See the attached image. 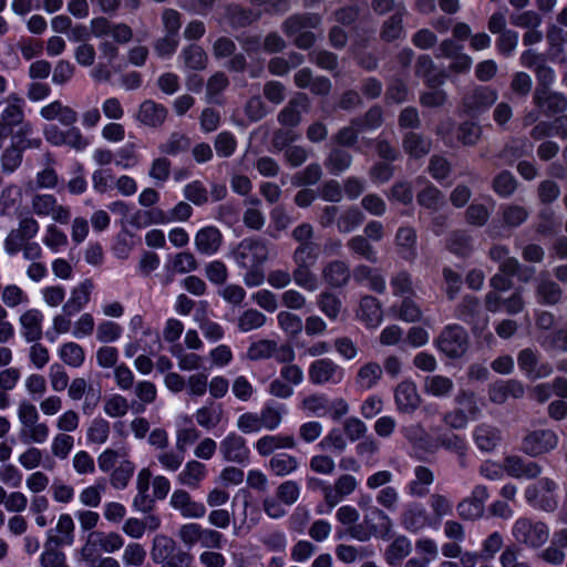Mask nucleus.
I'll return each mask as SVG.
<instances>
[{
	"instance_id": "f257e3e1",
	"label": "nucleus",
	"mask_w": 567,
	"mask_h": 567,
	"mask_svg": "<svg viewBox=\"0 0 567 567\" xmlns=\"http://www.w3.org/2000/svg\"><path fill=\"white\" fill-rule=\"evenodd\" d=\"M320 24L321 17L318 13H293L284 20L281 30L288 38L293 39L297 48L307 50L316 42V35L311 30Z\"/></svg>"
},
{
	"instance_id": "f03ea898",
	"label": "nucleus",
	"mask_w": 567,
	"mask_h": 567,
	"mask_svg": "<svg viewBox=\"0 0 567 567\" xmlns=\"http://www.w3.org/2000/svg\"><path fill=\"white\" fill-rule=\"evenodd\" d=\"M275 255L272 244L261 237L245 238L233 251L234 259L239 267L262 266Z\"/></svg>"
},
{
	"instance_id": "7ed1b4c3",
	"label": "nucleus",
	"mask_w": 567,
	"mask_h": 567,
	"mask_svg": "<svg viewBox=\"0 0 567 567\" xmlns=\"http://www.w3.org/2000/svg\"><path fill=\"white\" fill-rule=\"evenodd\" d=\"M291 237L298 244L292 252L293 264L316 265L320 256V245L315 241L313 226L302 223L292 229Z\"/></svg>"
},
{
	"instance_id": "20e7f679",
	"label": "nucleus",
	"mask_w": 567,
	"mask_h": 567,
	"mask_svg": "<svg viewBox=\"0 0 567 567\" xmlns=\"http://www.w3.org/2000/svg\"><path fill=\"white\" fill-rule=\"evenodd\" d=\"M512 536L517 544L536 549L548 540L549 528L544 522L522 517L515 520Z\"/></svg>"
},
{
	"instance_id": "39448f33",
	"label": "nucleus",
	"mask_w": 567,
	"mask_h": 567,
	"mask_svg": "<svg viewBox=\"0 0 567 567\" xmlns=\"http://www.w3.org/2000/svg\"><path fill=\"white\" fill-rule=\"evenodd\" d=\"M558 483L553 477H543L526 487V502L538 509L551 513L558 507Z\"/></svg>"
},
{
	"instance_id": "423d86ee",
	"label": "nucleus",
	"mask_w": 567,
	"mask_h": 567,
	"mask_svg": "<svg viewBox=\"0 0 567 567\" xmlns=\"http://www.w3.org/2000/svg\"><path fill=\"white\" fill-rule=\"evenodd\" d=\"M468 344V333L463 327L455 323L445 326L435 340L439 351L450 359L462 358L466 353Z\"/></svg>"
},
{
	"instance_id": "0eeeda50",
	"label": "nucleus",
	"mask_w": 567,
	"mask_h": 567,
	"mask_svg": "<svg viewBox=\"0 0 567 567\" xmlns=\"http://www.w3.org/2000/svg\"><path fill=\"white\" fill-rule=\"evenodd\" d=\"M371 515L378 520L375 525L365 528L364 524L350 525L346 534L358 542H368L372 537L389 539L393 523L390 516L380 507H371Z\"/></svg>"
},
{
	"instance_id": "6e6552de",
	"label": "nucleus",
	"mask_w": 567,
	"mask_h": 567,
	"mask_svg": "<svg viewBox=\"0 0 567 567\" xmlns=\"http://www.w3.org/2000/svg\"><path fill=\"white\" fill-rule=\"evenodd\" d=\"M497 97V91L491 86H474L464 93L461 103L462 110L472 117L478 116L487 112Z\"/></svg>"
},
{
	"instance_id": "1a4fd4ad",
	"label": "nucleus",
	"mask_w": 567,
	"mask_h": 567,
	"mask_svg": "<svg viewBox=\"0 0 567 567\" xmlns=\"http://www.w3.org/2000/svg\"><path fill=\"white\" fill-rule=\"evenodd\" d=\"M40 225L32 216L19 218L18 227L12 228L4 238V251L9 256H14L23 249V246L34 238L39 233Z\"/></svg>"
},
{
	"instance_id": "9d476101",
	"label": "nucleus",
	"mask_w": 567,
	"mask_h": 567,
	"mask_svg": "<svg viewBox=\"0 0 567 567\" xmlns=\"http://www.w3.org/2000/svg\"><path fill=\"white\" fill-rule=\"evenodd\" d=\"M309 381L315 385H337L344 378V370L329 358L317 359L308 368Z\"/></svg>"
},
{
	"instance_id": "9b49d317",
	"label": "nucleus",
	"mask_w": 567,
	"mask_h": 567,
	"mask_svg": "<svg viewBox=\"0 0 567 567\" xmlns=\"http://www.w3.org/2000/svg\"><path fill=\"white\" fill-rule=\"evenodd\" d=\"M33 214L40 217H51L60 224H68L71 219V209L58 203L52 194H35L31 198Z\"/></svg>"
},
{
	"instance_id": "f8f14e48",
	"label": "nucleus",
	"mask_w": 567,
	"mask_h": 567,
	"mask_svg": "<svg viewBox=\"0 0 567 567\" xmlns=\"http://www.w3.org/2000/svg\"><path fill=\"white\" fill-rule=\"evenodd\" d=\"M517 364L526 378L532 381L547 378L554 371L553 365L548 361L542 360L540 353L530 348L518 352Z\"/></svg>"
},
{
	"instance_id": "ddd939ff",
	"label": "nucleus",
	"mask_w": 567,
	"mask_h": 567,
	"mask_svg": "<svg viewBox=\"0 0 567 567\" xmlns=\"http://www.w3.org/2000/svg\"><path fill=\"white\" fill-rule=\"evenodd\" d=\"M24 101L13 93L7 97V105L0 114V148L12 128L24 123Z\"/></svg>"
},
{
	"instance_id": "4468645a",
	"label": "nucleus",
	"mask_w": 567,
	"mask_h": 567,
	"mask_svg": "<svg viewBox=\"0 0 567 567\" xmlns=\"http://www.w3.org/2000/svg\"><path fill=\"white\" fill-rule=\"evenodd\" d=\"M123 545V537L115 532L93 530L89 533L86 542L81 548V555H100V550L111 554L121 549Z\"/></svg>"
},
{
	"instance_id": "2eb2a0df",
	"label": "nucleus",
	"mask_w": 567,
	"mask_h": 567,
	"mask_svg": "<svg viewBox=\"0 0 567 567\" xmlns=\"http://www.w3.org/2000/svg\"><path fill=\"white\" fill-rule=\"evenodd\" d=\"M558 445V436L553 430H536L526 434L522 451L533 457L548 453Z\"/></svg>"
},
{
	"instance_id": "dca6fc26",
	"label": "nucleus",
	"mask_w": 567,
	"mask_h": 567,
	"mask_svg": "<svg viewBox=\"0 0 567 567\" xmlns=\"http://www.w3.org/2000/svg\"><path fill=\"white\" fill-rule=\"evenodd\" d=\"M219 453L225 461L236 464L247 463L250 455L246 440L236 432L228 433L220 441Z\"/></svg>"
},
{
	"instance_id": "f3484780",
	"label": "nucleus",
	"mask_w": 567,
	"mask_h": 567,
	"mask_svg": "<svg viewBox=\"0 0 567 567\" xmlns=\"http://www.w3.org/2000/svg\"><path fill=\"white\" fill-rule=\"evenodd\" d=\"M91 31L96 38L111 35L114 42L125 44L133 38V30L125 23H113L104 17L91 20Z\"/></svg>"
},
{
	"instance_id": "a211bd4d",
	"label": "nucleus",
	"mask_w": 567,
	"mask_h": 567,
	"mask_svg": "<svg viewBox=\"0 0 567 567\" xmlns=\"http://www.w3.org/2000/svg\"><path fill=\"white\" fill-rule=\"evenodd\" d=\"M401 525L410 533H417L431 525V516L422 503H408L401 515Z\"/></svg>"
},
{
	"instance_id": "6ab92c4d",
	"label": "nucleus",
	"mask_w": 567,
	"mask_h": 567,
	"mask_svg": "<svg viewBox=\"0 0 567 567\" xmlns=\"http://www.w3.org/2000/svg\"><path fill=\"white\" fill-rule=\"evenodd\" d=\"M394 401L399 412L413 413L421 404L416 384L412 380H403L394 389Z\"/></svg>"
},
{
	"instance_id": "aec40b11",
	"label": "nucleus",
	"mask_w": 567,
	"mask_h": 567,
	"mask_svg": "<svg viewBox=\"0 0 567 567\" xmlns=\"http://www.w3.org/2000/svg\"><path fill=\"white\" fill-rule=\"evenodd\" d=\"M310 107V101L303 93L297 94L287 105L278 113V122L288 127H295L301 122V116L307 113Z\"/></svg>"
},
{
	"instance_id": "412c9836",
	"label": "nucleus",
	"mask_w": 567,
	"mask_h": 567,
	"mask_svg": "<svg viewBox=\"0 0 567 567\" xmlns=\"http://www.w3.org/2000/svg\"><path fill=\"white\" fill-rule=\"evenodd\" d=\"M399 256L405 261H414L417 257V234L414 227L403 225L398 228L394 237Z\"/></svg>"
},
{
	"instance_id": "4be33fe9",
	"label": "nucleus",
	"mask_w": 567,
	"mask_h": 567,
	"mask_svg": "<svg viewBox=\"0 0 567 567\" xmlns=\"http://www.w3.org/2000/svg\"><path fill=\"white\" fill-rule=\"evenodd\" d=\"M535 295L540 305L555 306L563 298V289L550 278L549 272L543 271L537 278Z\"/></svg>"
},
{
	"instance_id": "5701e85b",
	"label": "nucleus",
	"mask_w": 567,
	"mask_h": 567,
	"mask_svg": "<svg viewBox=\"0 0 567 567\" xmlns=\"http://www.w3.org/2000/svg\"><path fill=\"white\" fill-rule=\"evenodd\" d=\"M504 471L512 477L515 478H528L533 480L540 475L542 466L533 461H525L520 456L509 455L504 458L503 463Z\"/></svg>"
},
{
	"instance_id": "b1692460",
	"label": "nucleus",
	"mask_w": 567,
	"mask_h": 567,
	"mask_svg": "<svg viewBox=\"0 0 567 567\" xmlns=\"http://www.w3.org/2000/svg\"><path fill=\"white\" fill-rule=\"evenodd\" d=\"M321 276L329 287L338 289L349 284L351 270L346 261L334 259L323 266Z\"/></svg>"
},
{
	"instance_id": "393cba45",
	"label": "nucleus",
	"mask_w": 567,
	"mask_h": 567,
	"mask_svg": "<svg viewBox=\"0 0 567 567\" xmlns=\"http://www.w3.org/2000/svg\"><path fill=\"white\" fill-rule=\"evenodd\" d=\"M75 525L70 514H61L54 528L47 533L49 544L70 546L74 542Z\"/></svg>"
},
{
	"instance_id": "a878e982",
	"label": "nucleus",
	"mask_w": 567,
	"mask_h": 567,
	"mask_svg": "<svg viewBox=\"0 0 567 567\" xmlns=\"http://www.w3.org/2000/svg\"><path fill=\"white\" fill-rule=\"evenodd\" d=\"M171 505L187 518H200L206 513L204 504L194 501L188 492L176 489L171 496Z\"/></svg>"
},
{
	"instance_id": "bb28decb",
	"label": "nucleus",
	"mask_w": 567,
	"mask_h": 567,
	"mask_svg": "<svg viewBox=\"0 0 567 567\" xmlns=\"http://www.w3.org/2000/svg\"><path fill=\"white\" fill-rule=\"evenodd\" d=\"M94 284L91 279H85L71 291L69 300L63 305L62 310L66 316H73L80 312L91 299Z\"/></svg>"
},
{
	"instance_id": "cd10ccee",
	"label": "nucleus",
	"mask_w": 567,
	"mask_h": 567,
	"mask_svg": "<svg viewBox=\"0 0 567 567\" xmlns=\"http://www.w3.org/2000/svg\"><path fill=\"white\" fill-rule=\"evenodd\" d=\"M415 74L422 78L432 89L439 87L445 81V73L436 68L432 58L427 54L420 55L415 63Z\"/></svg>"
},
{
	"instance_id": "c85d7f7f",
	"label": "nucleus",
	"mask_w": 567,
	"mask_h": 567,
	"mask_svg": "<svg viewBox=\"0 0 567 567\" xmlns=\"http://www.w3.org/2000/svg\"><path fill=\"white\" fill-rule=\"evenodd\" d=\"M525 388L518 380H507L494 383L488 391L489 400L496 404H503L512 396L519 399L524 395Z\"/></svg>"
},
{
	"instance_id": "c756f323",
	"label": "nucleus",
	"mask_w": 567,
	"mask_h": 567,
	"mask_svg": "<svg viewBox=\"0 0 567 567\" xmlns=\"http://www.w3.org/2000/svg\"><path fill=\"white\" fill-rule=\"evenodd\" d=\"M223 235L217 227L207 226L195 235L196 249L203 255H214L221 246Z\"/></svg>"
},
{
	"instance_id": "7c9ffc66",
	"label": "nucleus",
	"mask_w": 567,
	"mask_h": 567,
	"mask_svg": "<svg viewBox=\"0 0 567 567\" xmlns=\"http://www.w3.org/2000/svg\"><path fill=\"white\" fill-rule=\"evenodd\" d=\"M40 115L47 121H59L64 126H72L78 121V112L61 101H53L40 110Z\"/></svg>"
},
{
	"instance_id": "2f4dec72",
	"label": "nucleus",
	"mask_w": 567,
	"mask_h": 567,
	"mask_svg": "<svg viewBox=\"0 0 567 567\" xmlns=\"http://www.w3.org/2000/svg\"><path fill=\"white\" fill-rule=\"evenodd\" d=\"M296 440L292 435H264L255 443V449L261 456H269L278 450L295 449Z\"/></svg>"
},
{
	"instance_id": "473e14b6",
	"label": "nucleus",
	"mask_w": 567,
	"mask_h": 567,
	"mask_svg": "<svg viewBox=\"0 0 567 567\" xmlns=\"http://www.w3.org/2000/svg\"><path fill=\"white\" fill-rule=\"evenodd\" d=\"M473 440L478 450L491 452L499 444L502 433L496 426L482 423L473 430Z\"/></svg>"
},
{
	"instance_id": "72a5a7b5",
	"label": "nucleus",
	"mask_w": 567,
	"mask_h": 567,
	"mask_svg": "<svg viewBox=\"0 0 567 567\" xmlns=\"http://www.w3.org/2000/svg\"><path fill=\"white\" fill-rule=\"evenodd\" d=\"M433 483V471L427 466L417 465L413 470V478L408 484V493L413 497H423L429 493Z\"/></svg>"
},
{
	"instance_id": "f704fd0d",
	"label": "nucleus",
	"mask_w": 567,
	"mask_h": 567,
	"mask_svg": "<svg viewBox=\"0 0 567 567\" xmlns=\"http://www.w3.org/2000/svg\"><path fill=\"white\" fill-rule=\"evenodd\" d=\"M166 116V107L152 100L144 101L138 107V121L150 127H159L165 122Z\"/></svg>"
},
{
	"instance_id": "c9c22d12",
	"label": "nucleus",
	"mask_w": 567,
	"mask_h": 567,
	"mask_svg": "<svg viewBox=\"0 0 567 567\" xmlns=\"http://www.w3.org/2000/svg\"><path fill=\"white\" fill-rule=\"evenodd\" d=\"M43 315L37 309H29L20 317L22 336L28 342H35L42 338Z\"/></svg>"
},
{
	"instance_id": "e433bc0d",
	"label": "nucleus",
	"mask_w": 567,
	"mask_h": 567,
	"mask_svg": "<svg viewBox=\"0 0 567 567\" xmlns=\"http://www.w3.org/2000/svg\"><path fill=\"white\" fill-rule=\"evenodd\" d=\"M533 102L538 109H543L546 114L560 113L567 107L564 95L551 90L534 92Z\"/></svg>"
},
{
	"instance_id": "4c0bfd02",
	"label": "nucleus",
	"mask_w": 567,
	"mask_h": 567,
	"mask_svg": "<svg viewBox=\"0 0 567 567\" xmlns=\"http://www.w3.org/2000/svg\"><path fill=\"white\" fill-rule=\"evenodd\" d=\"M198 267L197 260L192 252L182 251L176 254L172 261L166 265L167 276L165 277L163 284L169 285L174 280V275L177 274H187L196 270Z\"/></svg>"
},
{
	"instance_id": "58836bf2",
	"label": "nucleus",
	"mask_w": 567,
	"mask_h": 567,
	"mask_svg": "<svg viewBox=\"0 0 567 567\" xmlns=\"http://www.w3.org/2000/svg\"><path fill=\"white\" fill-rule=\"evenodd\" d=\"M436 441L441 447L456 454L461 468L467 467V445L462 436L455 433H443L437 436Z\"/></svg>"
},
{
	"instance_id": "ea45409f",
	"label": "nucleus",
	"mask_w": 567,
	"mask_h": 567,
	"mask_svg": "<svg viewBox=\"0 0 567 567\" xmlns=\"http://www.w3.org/2000/svg\"><path fill=\"white\" fill-rule=\"evenodd\" d=\"M473 236L465 229H455L446 238V248L454 255L466 257L473 250Z\"/></svg>"
},
{
	"instance_id": "a19ab883",
	"label": "nucleus",
	"mask_w": 567,
	"mask_h": 567,
	"mask_svg": "<svg viewBox=\"0 0 567 567\" xmlns=\"http://www.w3.org/2000/svg\"><path fill=\"white\" fill-rule=\"evenodd\" d=\"M134 392L137 400L132 401L131 410L136 414L143 413L146 405L152 404L157 396L155 384L145 380L136 383Z\"/></svg>"
},
{
	"instance_id": "79ce46f5",
	"label": "nucleus",
	"mask_w": 567,
	"mask_h": 567,
	"mask_svg": "<svg viewBox=\"0 0 567 567\" xmlns=\"http://www.w3.org/2000/svg\"><path fill=\"white\" fill-rule=\"evenodd\" d=\"M206 466L198 461H189L177 475L179 484L190 488L199 487L200 482L206 477Z\"/></svg>"
},
{
	"instance_id": "37998d69",
	"label": "nucleus",
	"mask_w": 567,
	"mask_h": 567,
	"mask_svg": "<svg viewBox=\"0 0 567 567\" xmlns=\"http://www.w3.org/2000/svg\"><path fill=\"white\" fill-rule=\"evenodd\" d=\"M224 416V409L221 404L213 401L208 402L195 413L196 422L199 426L207 430L216 427Z\"/></svg>"
},
{
	"instance_id": "c03bdc74",
	"label": "nucleus",
	"mask_w": 567,
	"mask_h": 567,
	"mask_svg": "<svg viewBox=\"0 0 567 567\" xmlns=\"http://www.w3.org/2000/svg\"><path fill=\"white\" fill-rule=\"evenodd\" d=\"M358 316L368 327L379 326L382 321V310L378 299L372 296L362 297Z\"/></svg>"
},
{
	"instance_id": "a18cd8bd",
	"label": "nucleus",
	"mask_w": 567,
	"mask_h": 567,
	"mask_svg": "<svg viewBox=\"0 0 567 567\" xmlns=\"http://www.w3.org/2000/svg\"><path fill=\"white\" fill-rule=\"evenodd\" d=\"M382 375V367L378 362L370 361L359 368L355 383L360 389L370 390L378 384Z\"/></svg>"
},
{
	"instance_id": "49530a36",
	"label": "nucleus",
	"mask_w": 567,
	"mask_h": 567,
	"mask_svg": "<svg viewBox=\"0 0 567 567\" xmlns=\"http://www.w3.org/2000/svg\"><path fill=\"white\" fill-rule=\"evenodd\" d=\"M402 147L413 158H421L431 151V141L421 134L409 132L403 136Z\"/></svg>"
},
{
	"instance_id": "de8ad7c7",
	"label": "nucleus",
	"mask_w": 567,
	"mask_h": 567,
	"mask_svg": "<svg viewBox=\"0 0 567 567\" xmlns=\"http://www.w3.org/2000/svg\"><path fill=\"white\" fill-rule=\"evenodd\" d=\"M315 265L312 264H295V269L291 272V278L295 284L310 292L319 288V280L317 275L311 270Z\"/></svg>"
},
{
	"instance_id": "09e8293b",
	"label": "nucleus",
	"mask_w": 567,
	"mask_h": 567,
	"mask_svg": "<svg viewBox=\"0 0 567 567\" xmlns=\"http://www.w3.org/2000/svg\"><path fill=\"white\" fill-rule=\"evenodd\" d=\"M316 303L319 310L331 321L339 318L342 310L341 299L332 291H321L317 298Z\"/></svg>"
},
{
	"instance_id": "8fccbe9b",
	"label": "nucleus",
	"mask_w": 567,
	"mask_h": 567,
	"mask_svg": "<svg viewBox=\"0 0 567 567\" xmlns=\"http://www.w3.org/2000/svg\"><path fill=\"white\" fill-rule=\"evenodd\" d=\"M269 470L274 475L284 477L292 474L299 467V461L296 456L287 453H278L271 456L268 463Z\"/></svg>"
},
{
	"instance_id": "3c124183",
	"label": "nucleus",
	"mask_w": 567,
	"mask_h": 567,
	"mask_svg": "<svg viewBox=\"0 0 567 567\" xmlns=\"http://www.w3.org/2000/svg\"><path fill=\"white\" fill-rule=\"evenodd\" d=\"M412 550L408 537L400 535L393 539L385 550V560L390 566L399 565Z\"/></svg>"
},
{
	"instance_id": "603ef678",
	"label": "nucleus",
	"mask_w": 567,
	"mask_h": 567,
	"mask_svg": "<svg viewBox=\"0 0 567 567\" xmlns=\"http://www.w3.org/2000/svg\"><path fill=\"white\" fill-rule=\"evenodd\" d=\"M259 414L262 429L275 431L282 422L284 415L286 414V408L284 404L271 402L265 404Z\"/></svg>"
},
{
	"instance_id": "864d4df0",
	"label": "nucleus",
	"mask_w": 567,
	"mask_h": 567,
	"mask_svg": "<svg viewBox=\"0 0 567 567\" xmlns=\"http://www.w3.org/2000/svg\"><path fill=\"white\" fill-rule=\"evenodd\" d=\"M49 426L39 421H33L21 426L19 437L24 443L42 444L49 437Z\"/></svg>"
},
{
	"instance_id": "5fc2aeb1",
	"label": "nucleus",
	"mask_w": 567,
	"mask_h": 567,
	"mask_svg": "<svg viewBox=\"0 0 567 567\" xmlns=\"http://www.w3.org/2000/svg\"><path fill=\"white\" fill-rule=\"evenodd\" d=\"M364 214L355 206L342 212L337 219V229L340 234H349L355 230L364 221Z\"/></svg>"
},
{
	"instance_id": "6e6d98bb",
	"label": "nucleus",
	"mask_w": 567,
	"mask_h": 567,
	"mask_svg": "<svg viewBox=\"0 0 567 567\" xmlns=\"http://www.w3.org/2000/svg\"><path fill=\"white\" fill-rule=\"evenodd\" d=\"M454 389V382L444 375H430L424 379V391L436 398L449 396Z\"/></svg>"
},
{
	"instance_id": "4d7b16f0",
	"label": "nucleus",
	"mask_w": 567,
	"mask_h": 567,
	"mask_svg": "<svg viewBox=\"0 0 567 567\" xmlns=\"http://www.w3.org/2000/svg\"><path fill=\"white\" fill-rule=\"evenodd\" d=\"M181 58L185 68L199 71L204 70L207 65L208 56L204 49L197 44H189L184 48Z\"/></svg>"
},
{
	"instance_id": "13d9d810",
	"label": "nucleus",
	"mask_w": 567,
	"mask_h": 567,
	"mask_svg": "<svg viewBox=\"0 0 567 567\" xmlns=\"http://www.w3.org/2000/svg\"><path fill=\"white\" fill-rule=\"evenodd\" d=\"M499 209L503 225L509 228L519 227L529 216L528 210L517 204H506L501 206Z\"/></svg>"
},
{
	"instance_id": "bf43d9fd",
	"label": "nucleus",
	"mask_w": 567,
	"mask_h": 567,
	"mask_svg": "<svg viewBox=\"0 0 567 567\" xmlns=\"http://www.w3.org/2000/svg\"><path fill=\"white\" fill-rule=\"evenodd\" d=\"M351 163L352 155L348 151L334 147L327 156L324 165L331 174L338 175L348 169L351 166Z\"/></svg>"
},
{
	"instance_id": "052dcab7",
	"label": "nucleus",
	"mask_w": 567,
	"mask_h": 567,
	"mask_svg": "<svg viewBox=\"0 0 567 567\" xmlns=\"http://www.w3.org/2000/svg\"><path fill=\"white\" fill-rule=\"evenodd\" d=\"M190 148V138L179 132L172 133L168 138L159 144L158 150L164 155L176 156Z\"/></svg>"
},
{
	"instance_id": "680f3d73",
	"label": "nucleus",
	"mask_w": 567,
	"mask_h": 567,
	"mask_svg": "<svg viewBox=\"0 0 567 567\" xmlns=\"http://www.w3.org/2000/svg\"><path fill=\"white\" fill-rule=\"evenodd\" d=\"M405 13L404 6H400L398 11L384 21L381 30V38L391 42L399 39L403 32V16Z\"/></svg>"
},
{
	"instance_id": "e2e57ef3",
	"label": "nucleus",
	"mask_w": 567,
	"mask_h": 567,
	"mask_svg": "<svg viewBox=\"0 0 567 567\" xmlns=\"http://www.w3.org/2000/svg\"><path fill=\"white\" fill-rule=\"evenodd\" d=\"M480 315V300L474 296H465L455 308V318L474 324Z\"/></svg>"
},
{
	"instance_id": "0e129e2a",
	"label": "nucleus",
	"mask_w": 567,
	"mask_h": 567,
	"mask_svg": "<svg viewBox=\"0 0 567 567\" xmlns=\"http://www.w3.org/2000/svg\"><path fill=\"white\" fill-rule=\"evenodd\" d=\"M347 246L353 255L372 264L378 261L377 251L367 237L355 235L347 241Z\"/></svg>"
},
{
	"instance_id": "69168bd1",
	"label": "nucleus",
	"mask_w": 567,
	"mask_h": 567,
	"mask_svg": "<svg viewBox=\"0 0 567 567\" xmlns=\"http://www.w3.org/2000/svg\"><path fill=\"white\" fill-rule=\"evenodd\" d=\"M175 542L165 535H156L153 539V546L151 549L152 560L156 564L164 563L175 550Z\"/></svg>"
},
{
	"instance_id": "338daca9",
	"label": "nucleus",
	"mask_w": 567,
	"mask_h": 567,
	"mask_svg": "<svg viewBox=\"0 0 567 567\" xmlns=\"http://www.w3.org/2000/svg\"><path fill=\"white\" fill-rule=\"evenodd\" d=\"M517 186L518 182L509 171H502L492 181V189L502 198L511 197Z\"/></svg>"
},
{
	"instance_id": "774afa93",
	"label": "nucleus",
	"mask_w": 567,
	"mask_h": 567,
	"mask_svg": "<svg viewBox=\"0 0 567 567\" xmlns=\"http://www.w3.org/2000/svg\"><path fill=\"white\" fill-rule=\"evenodd\" d=\"M135 471V465L132 461L123 458L120 464L113 470L110 476L111 485L116 489H124Z\"/></svg>"
}]
</instances>
